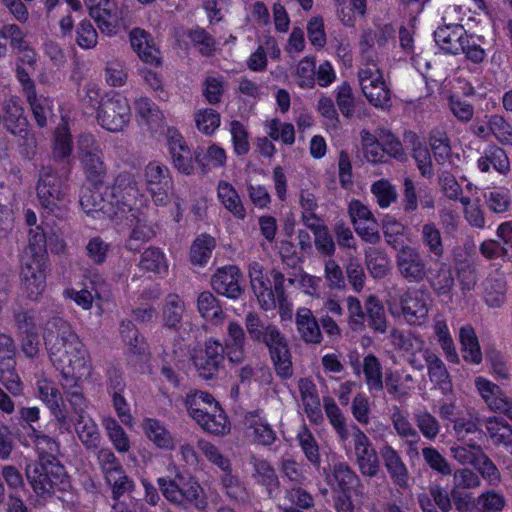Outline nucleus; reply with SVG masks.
<instances>
[{
  "mask_svg": "<svg viewBox=\"0 0 512 512\" xmlns=\"http://www.w3.org/2000/svg\"><path fill=\"white\" fill-rule=\"evenodd\" d=\"M43 339L50 360L62 374L63 388L68 387V382L90 374L88 351L66 320L60 317L49 319L44 327Z\"/></svg>",
  "mask_w": 512,
  "mask_h": 512,
  "instance_id": "obj_1",
  "label": "nucleus"
},
{
  "mask_svg": "<svg viewBox=\"0 0 512 512\" xmlns=\"http://www.w3.org/2000/svg\"><path fill=\"white\" fill-rule=\"evenodd\" d=\"M174 478L159 477L157 485L163 497L171 504L187 509L189 506L196 508L203 507L204 502L200 500L203 492L198 481L192 477H185L183 473L173 466Z\"/></svg>",
  "mask_w": 512,
  "mask_h": 512,
  "instance_id": "obj_2",
  "label": "nucleus"
},
{
  "mask_svg": "<svg viewBox=\"0 0 512 512\" xmlns=\"http://www.w3.org/2000/svg\"><path fill=\"white\" fill-rule=\"evenodd\" d=\"M106 197L110 202L113 218H121L140 210L138 203L141 202L142 195L131 173L118 174L113 184L106 187Z\"/></svg>",
  "mask_w": 512,
  "mask_h": 512,
  "instance_id": "obj_3",
  "label": "nucleus"
},
{
  "mask_svg": "<svg viewBox=\"0 0 512 512\" xmlns=\"http://www.w3.org/2000/svg\"><path fill=\"white\" fill-rule=\"evenodd\" d=\"M26 477L39 496L50 495L56 490H65L68 486L66 471L61 463L34 462L27 465Z\"/></svg>",
  "mask_w": 512,
  "mask_h": 512,
  "instance_id": "obj_4",
  "label": "nucleus"
},
{
  "mask_svg": "<svg viewBox=\"0 0 512 512\" xmlns=\"http://www.w3.org/2000/svg\"><path fill=\"white\" fill-rule=\"evenodd\" d=\"M36 191L41 207L49 214L61 216L66 208V192L51 167L43 166L40 169Z\"/></svg>",
  "mask_w": 512,
  "mask_h": 512,
  "instance_id": "obj_5",
  "label": "nucleus"
},
{
  "mask_svg": "<svg viewBox=\"0 0 512 512\" xmlns=\"http://www.w3.org/2000/svg\"><path fill=\"white\" fill-rule=\"evenodd\" d=\"M96 119L98 124L112 133L122 132L131 119V109L126 98L119 95L101 100Z\"/></svg>",
  "mask_w": 512,
  "mask_h": 512,
  "instance_id": "obj_6",
  "label": "nucleus"
},
{
  "mask_svg": "<svg viewBox=\"0 0 512 512\" xmlns=\"http://www.w3.org/2000/svg\"><path fill=\"white\" fill-rule=\"evenodd\" d=\"M16 345L13 337L0 333V383L14 397L22 395L23 384L16 371Z\"/></svg>",
  "mask_w": 512,
  "mask_h": 512,
  "instance_id": "obj_7",
  "label": "nucleus"
},
{
  "mask_svg": "<svg viewBox=\"0 0 512 512\" xmlns=\"http://www.w3.org/2000/svg\"><path fill=\"white\" fill-rule=\"evenodd\" d=\"M78 157L86 178L93 183L102 181L107 168L100 143L93 135L81 134L79 136Z\"/></svg>",
  "mask_w": 512,
  "mask_h": 512,
  "instance_id": "obj_8",
  "label": "nucleus"
},
{
  "mask_svg": "<svg viewBox=\"0 0 512 512\" xmlns=\"http://www.w3.org/2000/svg\"><path fill=\"white\" fill-rule=\"evenodd\" d=\"M395 265L399 276L410 284H419L428 276L427 262L414 246H401L395 255Z\"/></svg>",
  "mask_w": 512,
  "mask_h": 512,
  "instance_id": "obj_9",
  "label": "nucleus"
},
{
  "mask_svg": "<svg viewBox=\"0 0 512 512\" xmlns=\"http://www.w3.org/2000/svg\"><path fill=\"white\" fill-rule=\"evenodd\" d=\"M353 454L362 476L374 478L380 471V461L369 437L355 424L351 425Z\"/></svg>",
  "mask_w": 512,
  "mask_h": 512,
  "instance_id": "obj_10",
  "label": "nucleus"
},
{
  "mask_svg": "<svg viewBox=\"0 0 512 512\" xmlns=\"http://www.w3.org/2000/svg\"><path fill=\"white\" fill-rule=\"evenodd\" d=\"M47 260L24 257L21 266V287L27 298L38 300L46 287Z\"/></svg>",
  "mask_w": 512,
  "mask_h": 512,
  "instance_id": "obj_11",
  "label": "nucleus"
},
{
  "mask_svg": "<svg viewBox=\"0 0 512 512\" xmlns=\"http://www.w3.org/2000/svg\"><path fill=\"white\" fill-rule=\"evenodd\" d=\"M245 328L252 341L264 344L267 348L285 337L277 325L262 319L256 312L246 314Z\"/></svg>",
  "mask_w": 512,
  "mask_h": 512,
  "instance_id": "obj_12",
  "label": "nucleus"
},
{
  "mask_svg": "<svg viewBox=\"0 0 512 512\" xmlns=\"http://www.w3.org/2000/svg\"><path fill=\"white\" fill-rule=\"evenodd\" d=\"M90 16L101 33L112 36L118 25L117 6L114 0H84Z\"/></svg>",
  "mask_w": 512,
  "mask_h": 512,
  "instance_id": "obj_13",
  "label": "nucleus"
},
{
  "mask_svg": "<svg viewBox=\"0 0 512 512\" xmlns=\"http://www.w3.org/2000/svg\"><path fill=\"white\" fill-rule=\"evenodd\" d=\"M240 278L241 273L237 266H226L218 269L212 276L211 286L216 293L236 299L242 294Z\"/></svg>",
  "mask_w": 512,
  "mask_h": 512,
  "instance_id": "obj_14",
  "label": "nucleus"
},
{
  "mask_svg": "<svg viewBox=\"0 0 512 512\" xmlns=\"http://www.w3.org/2000/svg\"><path fill=\"white\" fill-rule=\"evenodd\" d=\"M467 32L461 24H445L434 32V38L439 47L446 53L458 55L463 50Z\"/></svg>",
  "mask_w": 512,
  "mask_h": 512,
  "instance_id": "obj_15",
  "label": "nucleus"
},
{
  "mask_svg": "<svg viewBox=\"0 0 512 512\" xmlns=\"http://www.w3.org/2000/svg\"><path fill=\"white\" fill-rule=\"evenodd\" d=\"M295 325L300 339L308 345H319L323 334L319 321L307 307H300L295 314Z\"/></svg>",
  "mask_w": 512,
  "mask_h": 512,
  "instance_id": "obj_16",
  "label": "nucleus"
},
{
  "mask_svg": "<svg viewBox=\"0 0 512 512\" xmlns=\"http://www.w3.org/2000/svg\"><path fill=\"white\" fill-rule=\"evenodd\" d=\"M401 312L407 323L411 325H422L429 313V306L423 296L411 291H405L399 298Z\"/></svg>",
  "mask_w": 512,
  "mask_h": 512,
  "instance_id": "obj_17",
  "label": "nucleus"
},
{
  "mask_svg": "<svg viewBox=\"0 0 512 512\" xmlns=\"http://www.w3.org/2000/svg\"><path fill=\"white\" fill-rule=\"evenodd\" d=\"M249 278L252 289L264 310L274 308V300L271 292V282L264 272V267L258 262L249 265Z\"/></svg>",
  "mask_w": 512,
  "mask_h": 512,
  "instance_id": "obj_18",
  "label": "nucleus"
},
{
  "mask_svg": "<svg viewBox=\"0 0 512 512\" xmlns=\"http://www.w3.org/2000/svg\"><path fill=\"white\" fill-rule=\"evenodd\" d=\"M130 216L131 233L126 242V248L136 252L155 236V230L141 210L131 213Z\"/></svg>",
  "mask_w": 512,
  "mask_h": 512,
  "instance_id": "obj_19",
  "label": "nucleus"
},
{
  "mask_svg": "<svg viewBox=\"0 0 512 512\" xmlns=\"http://www.w3.org/2000/svg\"><path fill=\"white\" fill-rule=\"evenodd\" d=\"M380 455L393 483L400 488L408 487L409 472L400 454L392 446L385 445Z\"/></svg>",
  "mask_w": 512,
  "mask_h": 512,
  "instance_id": "obj_20",
  "label": "nucleus"
},
{
  "mask_svg": "<svg viewBox=\"0 0 512 512\" xmlns=\"http://www.w3.org/2000/svg\"><path fill=\"white\" fill-rule=\"evenodd\" d=\"M252 466L251 477L253 480L266 488L269 498H275L279 489V478L274 467L269 461L252 456L250 459Z\"/></svg>",
  "mask_w": 512,
  "mask_h": 512,
  "instance_id": "obj_21",
  "label": "nucleus"
},
{
  "mask_svg": "<svg viewBox=\"0 0 512 512\" xmlns=\"http://www.w3.org/2000/svg\"><path fill=\"white\" fill-rule=\"evenodd\" d=\"M394 29L391 25H384L377 30L367 29L364 30L359 42L361 53L366 61L374 59L372 55V48L377 45L378 48H384L389 39L393 38Z\"/></svg>",
  "mask_w": 512,
  "mask_h": 512,
  "instance_id": "obj_22",
  "label": "nucleus"
},
{
  "mask_svg": "<svg viewBox=\"0 0 512 512\" xmlns=\"http://www.w3.org/2000/svg\"><path fill=\"white\" fill-rule=\"evenodd\" d=\"M475 386L479 395L491 411L498 413V411L503 410L508 397L500 386L483 377H477L475 379Z\"/></svg>",
  "mask_w": 512,
  "mask_h": 512,
  "instance_id": "obj_23",
  "label": "nucleus"
},
{
  "mask_svg": "<svg viewBox=\"0 0 512 512\" xmlns=\"http://www.w3.org/2000/svg\"><path fill=\"white\" fill-rule=\"evenodd\" d=\"M138 115L144 120L152 133H163L165 118L158 106L149 98L141 97L135 102Z\"/></svg>",
  "mask_w": 512,
  "mask_h": 512,
  "instance_id": "obj_24",
  "label": "nucleus"
},
{
  "mask_svg": "<svg viewBox=\"0 0 512 512\" xmlns=\"http://www.w3.org/2000/svg\"><path fill=\"white\" fill-rule=\"evenodd\" d=\"M424 359L427 363L430 380L435 383L444 394L450 393L452 391V383L443 361L428 349L424 351Z\"/></svg>",
  "mask_w": 512,
  "mask_h": 512,
  "instance_id": "obj_25",
  "label": "nucleus"
},
{
  "mask_svg": "<svg viewBox=\"0 0 512 512\" xmlns=\"http://www.w3.org/2000/svg\"><path fill=\"white\" fill-rule=\"evenodd\" d=\"M462 357L467 363L478 365L482 362V351L474 328L467 324L459 330Z\"/></svg>",
  "mask_w": 512,
  "mask_h": 512,
  "instance_id": "obj_26",
  "label": "nucleus"
},
{
  "mask_svg": "<svg viewBox=\"0 0 512 512\" xmlns=\"http://www.w3.org/2000/svg\"><path fill=\"white\" fill-rule=\"evenodd\" d=\"M79 202L86 214L101 213L109 218H113L112 208L106 197V189L102 193L95 188H86L82 191Z\"/></svg>",
  "mask_w": 512,
  "mask_h": 512,
  "instance_id": "obj_27",
  "label": "nucleus"
},
{
  "mask_svg": "<svg viewBox=\"0 0 512 512\" xmlns=\"http://www.w3.org/2000/svg\"><path fill=\"white\" fill-rule=\"evenodd\" d=\"M278 376L288 379L293 375L291 352L286 337L268 348Z\"/></svg>",
  "mask_w": 512,
  "mask_h": 512,
  "instance_id": "obj_28",
  "label": "nucleus"
},
{
  "mask_svg": "<svg viewBox=\"0 0 512 512\" xmlns=\"http://www.w3.org/2000/svg\"><path fill=\"white\" fill-rule=\"evenodd\" d=\"M74 430L78 439L87 450H97L100 446L101 435L95 421L90 416H82L73 420Z\"/></svg>",
  "mask_w": 512,
  "mask_h": 512,
  "instance_id": "obj_29",
  "label": "nucleus"
},
{
  "mask_svg": "<svg viewBox=\"0 0 512 512\" xmlns=\"http://www.w3.org/2000/svg\"><path fill=\"white\" fill-rule=\"evenodd\" d=\"M148 34L139 28L130 32V43L139 58L148 64H159V51L148 39Z\"/></svg>",
  "mask_w": 512,
  "mask_h": 512,
  "instance_id": "obj_30",
  "label": "nucleus"
},
{
  "mask_svg": "<svg viewBox=\"0 0 512 512\" xmlns=\"http://www.w3.org/2000/svg\"><path fill=\"white\" fill-rule=\"evenodd\" d=\"M363 374L367 390L372 394L383 391L384 379L380 360L373 354H368L363 359Z\"/></svg>",
  "mask_w": 512,
  "mask_h": 512,
  "instance_id": "obj_31",
  "label": "nucleus"
},
{
  "mask_svg": "<svg viewBox=\"0 0 512 512\" xmlns=\"http://www.w3.org/2000/svg\"><path fill=\"white\" fill-rule=\"evenodd\" d=\"M186 307L183 299L177 294H169L162 308V320L165 327L178 330Z\"/></svg>",
  "mask_w": 512,
  "mask_h": 512,
  "instance_id": "obj_32",
  "label": "nucleus"
},
{
  "mask_svg": "<svg viewBox=\"0 0 512 512\" xmlns=\"http://www.w3.org/2000/svg\"><path fill=\"white\" fill-rule=\"evenodd\" d=\"M404 141L412 145V156L416 161L420 174L423 177L431 178L434 175V170L428 148L419 141L414 132L405 133Z\"/></svg>",
  "mask_w": 512,
  "mask_h": 512,
  "instance_id": "obj_33",
  "label": "nucleus"
},
{
  "mask_svg": "<svg viewBox=\"0 0 512 512\" xmlns=\"http://www.w3.org/2000/svg\"><path fill=\"white\" fill-rule=\"evenodd\" d=\"M391 422L396 434L406 442L410 451L417 453L416 445L420 441V435L399 408L391 414Z\"/></svg>",
  "mask_w": 512,
  "mask_h": 512,
  "instance_id": "obj_34",
  "label": "nucleus"
},
{
  "mask_svg": "<svg viewBox=\"0 0 512 512\" xmlns=\"http://www.w3.org/2000/svg\"><path fill=\"white\" fill-rule=\"evenodd\" d=\"M184 402L189 415L194 420L202 417V414H207V411H211V408L216 409V406L219 405L211 394L196 390L190 391Z\"/></svg>",
  "mask_w": 512,
  "mask_h": 512,
  "instance_id": "obj_35",
  "label": "nucleus"
},
{
  "mask_svg": "<svg viewBox=\"0 0 512 512\" xmlns=\"http://www.w3.org/2000/svg\"><path fill=\"white\" fill-rule=\"evenodd\" d=\"M485 427L493 444L512 449V427L504 418L489 417L485 420Z\"/></svg>",
  "mask_w": 512,
  "mask_h": 512,
  "instance_id": "obj_36",
  "label": "nucleus"
},
{
  "mask_svg": "<svg viewBox=\"0 0 512 512\" xmlns=\"http://www.w3.org/2000/svg\"><path fill=\"white\" fill-rule=\"evenodd\" d=\"M323 407L326 416L334 428L340 442H346L351 436V428L347 426L346 418L335 401L331 397L323 399Z\"/></svg>",
  "mask_w": 512,
  "mask_h": 512,
  "instance_id": "obj_37",
  "label": "nucleus"
},
{
  "mask_svg": "<svg viewBox=\"0 0 512 512\" xmlns=\"http://www.w3.org/2000/svg\"><path fill=\"white\" fill-rule=\"evenodd\" d=\"M217 190L218 197L224 207L237 219L244 220L246 209L235 188L228 182L220 181Z\"/></svg>",
  "mask_w": 512,
  "mask_h": 512,
  "instance_id": "obj_38",
  "label": "nucleus"
},
{
  "mask_svg": "<svg viewBox=\"0 0 512 512\" xmlns=\"http://www.w3.org/2000/svg\"><path fill=\"white\" fill-rule=\"evenodd\" d=\"M433 331L446 359L451 363H459V356L446 320L442 317H436L434 319Z\"/></svg>",
  "mask_w": 512,
  "mask_h": 512,
  "instance_id": "obj_39",
  "label": "nucleus"
},
{
  "mask_svg": "<svg viewBox=\"0 0 512 512\" xmlns=\"http://www.w3.org/2000/svg\"><path fill=\"white\" fill-rule=\"evenodd\" d=\"M484 203L489 211L503 214L510 210L512 195L506 187H493L483 193Z\"/></svg>",
  "mask_w": 512,
  "mask_h": 512,
  "instance_id": "obj_40",
  "label": "nucleus"
},
{
  "mask_svg": "<svg viewBox=\"0 0 512 512\" xmlns=\"http://www.w3.org/2000/svg\"><path fill=\"white\" fill-rule=\"evenodd\" d=\"M366 317L369 327L376 333L384 334L388 322L384 306L375 295H370L365 301Z\"/></svg>",
  "mask_w": 512,
  "mask_h": 512,
  "instance_id": "obj_41",
  "label": "nucleus"
},
{
  "mask_svg": "<svg viewBox=\"0 0 512 512\" xmlns=\"http://www.w3.org/2000/svg\"><path fill=\"white\" fill-rule=\"evenodd\" d=\"M3 122L6 129L13 135L27 133L28 122L23 115V108L16 102H8L4 107Z\"/></svg>",
  "mask_w": 512,
  "mask_h": 512,
  "instance_id": "obj_42",
  "label": "nucleus"
},
{
  "mask_svg": "<svg viewBox=\"0 0 512 512\" xmlns=\"http://www.w3.org/2000/svg\"><path fill=\"white\" fill-rule=\"evenodd\" d=\"M420 238L427 251L437 259L442 258L445 252L440 229L434 222L425 223L420 231Z\"/></svg>",
  "mask_w": 512,
  "mask_h": 512,
  "instance_id": "obj_43",
  "label": "nucleus"
},
{
  "mask_svg": "<svg viewBox=\"0 0 512 512\" xmlns=\"http://www.w3.org/2000/svg\"><path fill=\"white\" fill-rule=\"evenodd\" d=\"M104 480L115 503L120 502L121 497L133 493L136 489L135 482L126 474L124 468L113 475H108Z\"/></svg>",
  "mask_w": 512,
  "mask_h": 512,
  "instance_id": "obj_44",
  "label": "nucleus"
},
{
  "mask_svg": "<svg viewBox=\"0 0 512 512\" xmlns=\"http://www.w3.org/2000/svg\"><path fill=\"white\" fill-rule=\"evenodd\" d=\"M33 440V444L39 456V461H51V463H60L56 458V454L59 450V445L52 437L42 434L36 429H32L30 435Z\"/></svg>",
  "mask_w": 512,
  "mask_h": 512,
  "instance_id": "obj_45",
  "label": "nucleus"
},
{
  "mask_svg": "<svg viewBox=\"0 0 512 512\" xmlns=\"http://www.w3.org/2000/svg\"><path fill=\"white\" fill-rule=\"evenodd\" d=\"M506 298V281L503 276H489L484 282V300L488 306L500 307Z\"/></svg>",
  "mask_w": 512,
  "mask_h": 512,
  "instance_id": "obj_46",
  "label": "nucleus"
},
{
  "mask_svg": "<svg viewBox=\"0 0 512 512\" xmlns=\"http://www.w3.org/2000/svg\"><path fill=\"white\" fill-rule=\"evenodd\" d=\"M146 436L159 448L171 450L174 440L169 431L155 419H146L143 424Z\"/></svg>",
  "mask_w": 512,
  "mask_h": 512,
  "instance_id": "obj_47",
  "label": "nucleus"
},
{
  "mask_svg": "<svg viewBox=\"0 0 512 512\" xmlns=\"http://www.w3.org/2000/svg\"><path fill=\"white\" fill-rule=\"evenodd\" d=\"M80 379L68 382L65 389L66 400L71 407L72 420L80 419V417L89 416L87 413L88 402L83 395L81 387L78 385Z\"/></svg>",
  "mask_w": 512,
  "mask_h": 512,
  "instance_id": "obj_48",
  "label": "nucleus"
},
{
  "mask_svg": "<svg viewBox=\"0 0 512 512\" xmlns=\"http://www.w3.org/2000/svg\"><path fill=\"white\" fill-rule=\"evenodd\" d=\"M197 308L200 315L206 320L218 322L224 317V312L218 299L209 291L199 294Z\"/></svg>",
  "mask_w": 512,
  "mask_h": 512,
  "instance_id": "obj_49",
  "label": "nucleus"
},
{
  "mask_svg": "<svg viewBox=\"0 0 512 512\" xmlns=\"http://www.w3.org/2000/svg\"><path fill=\"white\" fill-rule=\"evenodd\" d=\"M195 161L203 172H207L210 167H221L226 162L225 150L215 144L209 146L206 151L198 148L194 152Z\"/></svg>",
  "mask_w": 512,
  "mask_h": 512,
  "instance_id": "obj_50",
  "label": "nucleus"
},
{
  "mask_svg": "<svg viewBox=\"0 0 512 512\" xmlns=\"http://www.w3.org/2000/svg\"><path fill=\"white\" fill-rule=\"evenodd\" d=\"M205 431L212 434H224L228 428L227 417L224 411L219 405L216 409L211 408V411H207V414H202L195 420Z\"/></svg>",
  "mask_w": 512,
  "mask_h": 512,
  "instance_id": "obj_51",
  "label": "nucleus"
},
{
  "mask_svg": "<svg viewBox=\"0 0 512 512\" xmlns=\"http://www.w3.org/2000/svg\"><path fill=\"white\" fill-rule=\"evenodd\" d=\"M429 283L436 295H449L455 284L452 270L446 264L442 263L429 279Z\"/></svg>",
  "mask_w": 512,
  "mask_h": 512,
  "instance_id": "obj_52",
  "label": "nucleus"
},
{
  "mask_svg": "<svg viewBox=\"0 0 512 512\" xmlns=\"http://www.w3.org/2000/svg\"><path fill=\"white\" fill-rule=\"evenodd\" d=\"M299 446L301 447L307 461L315 468H319L321 457L319 446L313 434L304 427L297 435Z\"/></svg>",
  "mask_w": 512,
  "mask_h": 512,
  "instance_id": "obj_53",
  "label": "nucleus"
},
{
  "mask_svg": "<svg viewBox=\"0 0 512 512\" xmlns=\"http://www.w3.org/2000/svg\"><path fill=\"white\" fill-rule=\"evenodd\" d=\"M221 487L226 496L235 502H244L248 498V493L244 485L236 475L232 474V469L227 470L221 477Z\"/></svg>",
  "mask_w": 512,
  "mask_h": 512,
  "instance_id": "obj_54",
  "label": "nucleus"
},
{
  "mask_svg": "<svg viewBox=\"0 0 512 512\" xmlns=\"http://www.w3.org/2000/svg\"><path fill=\"white\" fill-rule=\"evenodd\" d=\"M474 449L479 452V458L475 468L490 486H498L501 482V473L499 469L483 452L480 446H474Z\"/></svg>",
  "mask_w": 512,
  "mask_h": 512,
  "instance_id": "obj_55",
  "label": "nucleus"
},
{
  "mask_svg": "<svg viewBox=\"0 0 512 512\" xmlns=\"http://www.w3.org/2000/svg\"><path fill=\"white\" fill-rule=\"evenodd\" d=\"M365 260L367 269L373 278H383L388 274L389 259L384 252L370 248L365 251Z\"/></svg>",
  "mask_w": 512,
  "mask_h": 512,
  "instance_id": "obj_56",
  "label": "nucleus"
},
{
  "mask_svg": "<svg viewBox=\"0 0 512 512\" xmlns=\"http://www.w3.org/2000/svg\"><path fill=\"white\" fill-rule=\"evenodd\" d=\"M316 62L312 56L301 59L295 70L296 81L303 89H312L315 86Z\"/></svg>",
  "mask_w": 512,
  "mask_h": 512,
  "instance_id": "obj_57",
  "label": "nucleus"
},
{
  "mask_svg": "<svg viewBox=\"0 0 512 512\" xmlns=\"http://www.w3.org/2000/svg\"><path fill=\"white\" fill-rule=\"evenodd\" d=\"M215 248V239L210 235L203 234L196 238L190 249L191 261L193 264L203 265L211 257Z\"/></svg>",
  "mask_w": 512,
  "mask_h": 512,
  "instance_id": "obj_58",
  "label": "nucleus"
},
{
  "mask_svg": "<svg viewBox=\"0 0 512 512\" xmlns=\"http://www.w3.org/2000/svg\"><path fill=\"white\" fill-rule=\"evenodd\" d=\"M391 338L395 346L411 355H415L424 349V340L421 336L414 333H403L394 329L391 332Z\"/></svg>",
  "mask_w": 512,
  "mask_h": 512,
  "instance_id": "obj_59",
  "label": "nucleus"
},
{
  "mask_svg": "<svg viewBox=\"0 0 512 512\" xmlns=\"http://www.w3.org/2000/svg\"><path fill=\"white\" fill-rule=\"evenodd\" d=\"M337 107L343 117L351 119L355 114V98L349 83L344 82L335 90Z\"/></svg>",
  "mask_w": 512,
  "mask_h": 512,
  "instance_id": "obj_60",
  "label": "nucleus"
},
{
  "mask_svg": "<svg viewBox=\"0 0 512 512\" xmlns=\"http://www.w3.org/2000/svg\"><path fill=\"white\" fill-rule=\"evenodd\" d=\"M346 306L348 313V326L352 331H362L365 329L366 310L360 300L354 296L346 298Z\"/></svg>",
  "mask_w": 512,
  "mask_h": 512,
  "instance_id": "obj_61",
  "label": "nucleus"
},
{
  "mask_svg": "<svg viewBox=\"0 0 512 512\" xmlns=\"http://www.w3.org/2000/svg\"><path fill=\"white\" fill-rule=\"evenodd\" d=\"M47 236L41 226L31 228L29 231V247L25 257L47 260Z\"/></svg>",
  "mask_w": 512,
  "mask_h": 512,
  "instance_id": "obj_62",
  "label": "nucleus"
},
{
  "mask_svg": "<svg viewBox=\"0 0 512 512\" xmlns=\"http://www.w3.org/2000/svg\"><path fill=\"white\" fill-rule=\"evenodd\" d=\"M333 476L342 492L350 491L360 484L359 476L344 462L334 464Z\"/></svg>",
  "mask_w": 512,
  "mask_h": 512,
  "instance_id": "obj_63",
  "label": "nucleus"
},
{
  "mask_svg": "<svg viewBox=\"0 0 512 512\" xmlns=\"http://www.w3.org/2000/svg\"><path fill=\"white\" fill-rule=\"evenodd\" d=\"M422 456L430 469L442 476L452 474V468L447 459L434 447H425L422 449Z\"/></svg>",
  "mask_w": 512,
  "mask_h": 512,
  "instance_id": "obj_64",
  "label": "nucleus"
}]
</instances>
